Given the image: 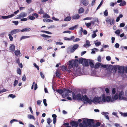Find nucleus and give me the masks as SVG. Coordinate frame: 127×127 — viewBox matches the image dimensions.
Wrapping results in <instances>:
<instances>
[{"instance_id": "nucleus-1", "label": "nucleus", "mask_w": 127, "mask_h": 127, "mask_svg": "<svg viewBox=\"0 0 127 127\" xmlns=\"http://www.w3.org/2000/svg\"><path fill=\"white\" fill-rule=\"evenodd\" d=\"M72 97L73 99L76 100V99L80 101H83L84 104L85 103V101H86L90 104H92V101L86 95H81L80 93L77 94L76 95L75 93L73 92L72 93Z\"/></svg>"}, {"instance_id": "nucleus-2", "label": "nucleus", "mask_w": 127, "mask_h": 127, "mask_svg": "<svg viewBox=\"0 0 127 127\" xmlns=\"http://www.w3.org/2000/svg\"><path fill=\"white\" fill-rule=\"evenodd\" d=\"M63 90L62 89H58L56 91L61 95L64 92V93L62 95V96L63 98H65L67 96L69 95V93L72 92L71 90H69L68 89H65L64 88Z\"/></svg>"}, {"instance_id": "nucleus-3", "label": "nucleus", "mask_w": 127, "mask_h": 127, "mask_svg": "<svg viewBox=\"0 0 127 127\" xmlns=\"http://www.w3.org/2000/svg\"><path fill=\"white\" fill-rule=\"evenodd\" d=\"M78 65V59L72 60L69 61L68 65V68L70 69L71 68L77 67Z\"/></svg>"}, {"instance_id": "nucleus-4", "label": "nucleus", "mask_w": 127, "mask_h": 127, "mask_svg": "<svg viewBox=\"0 0 127 127\" xmlns=\"http://www.w3.org/2000/svg\"><path fill=\"white\" fill-rule=\"evenodd\" d=\"M88 60L90 61V60H88L82 58L79 60V62L80 63H81L83 65L85 66H89Z\"/></svg>"}, {"instance_id": "nucleus-5", "label": "nucleus", "mask_w": 127, "mask_h": 127, "mask_svg": "<svg viewBox=\"0 0 127 127\" xmlns=\"http://www.w3.org/2000/svg\"><path fill=\"white\" fill-rule=\"evenodd\" d=\"M79 45L78 44H75L73 45L72 47L70 48H68L67 49V53H72L78 47Z\"/></svg>"}, {"instance_id": "nucleus-6", "label": "nucleus", "mask_w": 127, "mask_h": 127, "mask_svg": "<svg viewBox=\"0 0 127 127\" xmlns=\"http://www.w3.org/2000/svg\"><path fill=\"white\" fill-rule=\"evenodd\" d=\"M108 66V64H103L100 63H97L94 65V67L95 69H96L98 68L100 66L102 67L106 68Z\"/></svg>"}, {"instance_id": "nucleus-7", "label": "nucleus", "mask_w": 127, "mask_h": 127, "mask_svg": "<svg viewBox=\"0 0 127 127\" xmlns=\"http://www.w3.org/2000/svg\"><path fill=\"white\" fill-rule=\"evenodd\" d=\"M102 98L101 97H95L92 101H92V102H97L98 103H100L101 102H102Z\"/></svg>"}, {"instance_id": "nucleus-8", "label": "nucleus", "mask_w": 127, "mask_h": 127, "mask_svg": "<svg viewBox=\"0 0 127 127\" xmlns=\"http://www.w3.org/2000/svg\"><path fill=\"white\" fill-rule=\"evenodd\" d=\"M27 14L26 13L22 12L19 14L17 16L16 18L17 19H21L22 18H23L26 17L27 16Z\"/></svg>"}, {"instance_id": "nucleus-9", "label": "nucleus", "mask_w": 127, "mask_h": 127, "mask_svg": "<svg viewBox=\"0 0 127 127\" xmlns=\"http://www.w3.org/2000/svg\"><path fill=\"white\" fill-rule=\"evenodd\" d=\"M102 97V101L103 102H109L111 99V97L110 96H108L105 97V95L104 94L103 95Z\"/></svg>"}, {"instance_id": "nucleus-10", "label": "nucleus", "mask_w": 127, "mask_h": 127, "mask_svg": "<svg viewBox=\"0 0 127 127\" xmlns=\"http://www.w3.org/2000/svg\"><path fill=\"white\" fill-rule=\"evenodd\" d=\"M118 72L120 73H124L125 70V67L123 66H119L118 68Z\"/></svg>"}, {"instance_id": "nucleus-11", "label": "nucleus", "mask_w": 127, "mask_h": 127, "mask_svg": "<svg viewBox=\"0 0 127 127\" xmlns=\"http://www.w3.org/2000/svg\"><path fill=\"white\" fill-rule=\"evenodd\" d=\"M106 21L108 23L109 22L111 25H114V20L113 19L107 18L106 19Z\"/></svg>"}, {"instance_id": "nucleus-12", "label": "nucleus", "mask_w": 127, "mask_h": 127, "mask_svg": "<svg viewBox=\"0 0 127 127\" xmlns=\"http://www.w3.org/2000/svg\"><path fill=\"white\" fill-rule=\"evenodd\" d=\"M124 96V92L123 91H122L120 92L119 95V99L120 100H122L124 99L125 98Z\"/></svg>"}, {"instance_id": "nucleus-13", "label": "nucleus", "mask_w": 127, "mask_h": 127, "mask_svg": "<svg viewBox=\"0 0 127 127\" xmlns=\"http://www.w3.org/2000/svg\"><path fill=\"white\" fill-rule=\"evenodd\" d=\"M70 124L72 127L75 126V127H77L78 125L79 124L77 121H72L70 122Z\"/></svg>"}, {"instance_id": "nucleus-14", "label": "nucleus", "mask_w": 127, "mask_h": 127, "mask_svg": "<svg viewBox=\"0 0 127 127\" xmlns=\"http://www.w3.org/2000/svg\"><path fill=\"white\" fill-rule=\"evenodd\" d=\"M116 67L115 65L113 66L112 65H110L107 68L108 71L109 72L111 71L114 68H115Z\"/></svg>"}, {"instance_id": "nucleus-15", "label": "nucleus", "mask_w": 127, "mask_h": 127, "mask_svg": "<svg viewBox=\"0 0 127 127\" xmlns=\"http://www.w3.org/2000/svg\"><path fill=\"white\" fill-rule=\"evenodd\" d=\"M15 46L14 45L12 44H10L9 47L10 50L12 52H14L15 50Z\"/></svg>"}, {"instance_id": "nucleus-16", "label": "nucleus", "mask_w": 127, "mask_h": 127, "mask_svg": "<svg viewBox=\"0 0 127 127\" xmlns=\"http://www.w3.org/2000/svg\"><path fill=\"white\" fill-rule=\"evenodd\" d=\"M119 97V94L117 93H116L113 98H112L110 100V101L112 102L114 99L116 100L118 99Z\"/></svg>"}, {"instance_id": "nucleus-17", "label": "nucleus", "mask_w": 127, "mask_h": 127, "mask_svg": "<svg viewBox=\"0 0 127 127\" xmlns=\"http://www.w3.org/2000/svg\"><path fill=\"white\" fill-rule=\"evenodd\" d=\"M84 9L82 7H81L78 10V13L79 14L82 13L84 12Z\"/></svg>"}, {"instance_id": "nucleus-18", "label": "nucleus", "mask_w": 127, "mask_h": 127, "mask_svg": "<svg viewBox=\"0 0 127 127\" xmlns=\"http://www.w3.org/2000/svg\"><path fill=\"white\" fill-rule=\"evenodd\" d=\"M75 38V37L74 36H72L70 38H69L67 37H65L64 38V40H73Z\"/></svg>"}, {"instance_id": "nucleus-19", "label": "nucleus", "mask_w": 127, "mask_h": 127, "mask_svg": "<svg viewBox=\"0 0 127 127\" xmlns=\"http://www.w3.org/2000/svg\"><path fill=\"white\" fill-rule=\"evenodd\" d=\"M80 17V16L78 14H77L73 15L72 18L74 19H78Z\"/></svg>"}, {"instance_id": "nucleus-20", "label": "nucleus", "mask_w": 127, "mask_h": 127, "mask_svg": "<svg viewBox=\"0 0 127 127\" xmlns=\"http://www.w3.org/2000/svg\"><path fill=\"white\" fill-rule=\"evenodd\" d=\"M31 30V29L29 28H26L21 30V32H29Z\"/></svg>"}, {"instance_id": "nucleus-21", "label": "nucleus", "mask_w": 127, "mask_h": 127, "mask_svg": "<svg viewBox=\"0 0 127 127\" xmlns=\"http://www.w3.org/2000/svg\"><path fill=\"white\" fill-rule=\"evenodd\" d=\"M91 44L90 43V41L89 40H86V43L85 44L83 45L84 47H86L87 46H90Z\"/></svg>"}, {"instance_id": "nucleus-22", "label": "nucleus", "mask_w": 127, "mask_h": 127, "mask_svg": "<svg viewBox=\"0 0 127 127\" xmlns=\"http://www.w3.org/2000/svg\"><path fill=\"white\" fill-rule=\"evenodd\" d=\"M82 3L84 5L86 6L89 4V2L88 0H84Z\"/></svg>"}, {"instance_id": "nucleus-23", "label": "nucleus", "mask_w": 127, "mask_h": 127, "mask_svg": "<svg viewBox=\"0 0 127 127\" xmlns=\"http://www.w3.org/2000/svg\"><path fill=\"white\" fill-rule=\"evenodd\" d=\"M94 120L92 119H88L87 121V123L89 125H90L92 123H93Z\"/></svg>"}, {"instance_id": "nucleus-24", "label": "nucleus", "mask_w": 127, "mask_h": 127, "mask_svg": "<svg viewBox=\"0 0 127 127\" xmlns=\"http://www.w3.org/2000/svg\"><path fill=\"white\" fill-rule=\"evenodd\" d=\"M34 85V90H35L37 88V84L35 83V82H34L32 84V85L31 87L32 89H33V86Z\"/></svg>"}, {"instance_id": "nucleus-25", "label": "nucleus", "mask_w": 127, "mask_h": 127, "mask_svg": "<svg viewBox=\"0 0 127 127\" xmlns=\"http://www.w3.org/2000/svg\"><path fill=\"white\" fill-rule=\"evenodd\" d=\"M71 19V18L70 16H68L66 17L64 19V21H70Z\"/></svg>"}, {"instance_id": "nucleus-26", "label": "nucleus", "mask_w": 127, "mask_h": 127, "mask_svg": "<svg viewBox=\"0 0 127 127\" xmlns=\"http://www.w3.org/2000/svg\"><path fill=\"white\" fill-rule=\"evenodd\" d=\"M14 53L15 55L17 56L20 55V54L21 55V54L20 53V50H16L15 51Z\"/></svg>"}, {"instance_id": "nucleus-27", "label": "nucleus", "mask_w": 127, "mask_h": 127, "mask_svg": "<svg viewBox=\"0 0 127 127\" xmlns=\"http://www.w3.org/2000/svg\"><path fill=\"white\" fill-rule=\"evenodd\" d=\"M30 37V36H22L20 38V40H21L23 39L29 38Z\"/></svg>"}, {"instance_id": "nucleus-28", "label": "nucleus", "mask_w": 127, "mask_h": 127, "mask_svg": "<svg viewBox=\"0 0 127 127\" xmlns=\"http://www.w3.org/2000/svg\"><path fill=\"white\" fill-rule=\"evenodd\" d=\"M43 17L44 18H50V16L47 13H45L44 14Z\"/></svg>"}, {"instance_id": "nucleus-29", "label": "nucleus", "mask_w": 127, "mask_h": 127, "mask_svg": "<svg viewBox=\"0 0 127 127\" xmlns=\"http://www.w3.org/2000/svg\"><path fill=\"white\" fill-rule=\"evenodd\" d=\"M89 62L91 67L93 68L94 67V64L92 61H90Z\"/></svg>"}, {"instance_id": "nucleus-30", "label": "nucleus", "mask_w": 127, "mask_h": 127, "mask_svg": "<svg viewBox=\"0 0 127 127\" xmlns=\"http://www.w3.org/2000/svg\"><path fill=\"white\" fill-rule=\"evenodd\" d=\"M33 16H31V15H30L28 17V18L30 20H33L35 19V17Z\"/></svg>"}, {"instance_id": "nucleus-31", "label": "nucleus", "mask_w": 127, "mask_h": 127, "mask_svg": "<svg viewBox=\"0 0 127 127\" xmlns=\"http://www.w3.org/2000/svg\"><path fill=\"white\" fill-rule=\"evenodd\" d=\"M126 4V2L125 1H122L120 4L119 5L120 6H122L125 5Z\"/></svg>"}, {"instance_id": "nucleus-32", "label": "nucleus", "mask_w": 127, "mask_h": 127, "mask_svg": "<svg viewBox=\"0 0 127 127\" xmlns=\"http://www.w3.org/2000/svg\"><path fill=\"white\" fill-rule=\"evenodd\" d=\"M120 113L124 117H126L127 116V112L123 113L122 112H120Z\"/></svg>"}, {"instance_id": "nucleus-33", "label": "nucleus", "mask_w": 127, "mask_h": 127, "mask_svg": "<svg viewBox=\"0 0 127 127\" xmlns=\"http://www.w3.org/2000/svg\"><path fill=\"white\" fill-rule=\"evenodd\" d=\"M47 123L49 125H50V123L52 121V120H51L50 118H47Z\"/></svg>"}, {"instance_id": "nucleus-34", "label": "nucleus", "mask_w": 127, "mask_h": 127, "mask_svg": "<svg viewBox=\"0 0 127 127\" xmlns=\"http://www.w3.org/2000/svg\"><path fill=\"white\" fill-rule=\"evenodd\" d=\"M17 73L20 75H21V70L19 68H18L17 69Z\"/></svg>"}, {"instance_id": "nucleus-35", "label": "nucleus", "mask_w": 127, "mask_h": 127, "mask_svg": "<svg viewBox=\"0 0 127 127\" xmlns=\"http://www.w3.org/2000/svg\"><path fill=\"white\" fill-rule=\"evenodd\" d=\"M18 81L16 79L14 82V87L16 86L18 84Z\"/></svg>"}, {"instance_id": "nucleus-36", "label": "nucleus", "mask_w": 127, "mask_h": 127, "mask_svg": "<svg viewBox=\"0 0 127 127\" xmlns=\"http://www.w3.org/2000/svg\"><path fill=\"white\" fill-rule=\"evenodd\" d=\"M104 16H107L108 15V10L107 9L104 12Z\"/></svg>"}, {"instance_id": "nucleus-37", "label": "nucleus", "mask_w": 127, "mask_h": 127, "mask_svg": "<svg viewBox=\"0 0 127 127\" xmlns=\"http://www.w3.org/2000/svg\"><path fill=\"white\" fill-rule=\"evenodd\" d=\"M38 13L40 14H42L44 13V12L42 9H41L39 11Z\"/></svg>"}, {"instance_id": "nucleus-38", "label": "nucleus", "mask_w": 127, "mask_h": 127, "mask_svg": "<svg viewBox=\"0 0 127 127\" xmlns=\"http://www.w3.org/2000/svg\"><path fill=\"white\" fill-rule=\"evenodd\" d=\"M40 35L43 37L46 38V37H51V36H48L45 34H41Z\"/></svg>"}, {"instance_id": "nucleus-39", "label": "nucleus", "mask_w": 127, "mask_h": 127, "mask_svg": "<svg viewBox=\"0 0 127 127\" xmlns=\"http://www.w3.org/2000/svg\"><path fill=\"white\" fill-rule=\"evenodd\" d=\"M102 3H103V1H102V0L101 1L99 4L98 5V6L97 7V9H96V10H98V9H99L100 8V7L101 6L102 4Z\"/></svg>"}, {"instance_id": "nucleus-40", "label": "nucleus", "mask_w": 127, "mask_h": 127, "mask_svg": "<svg viewBox=\"0 0 127 127\" xmlns=\"http://www.w3.org/2000/svg\"><path fill=\"white\" fill-rule=\"evenodd\" d=\"M11 34H8V36H9V39H10V41H12L13 40V37L12 36H11Z\"/></svg>"}, {"instance_id": "nucleus-41", "label": "nucleus", "mask_w": 127, "mask_h": 127, "mask_svg": "<svg viewBox=\"0 0 127 127\" xmlns=\"http://www.w3.org/2000/svg\"><path fill=\"white\" fill-rule=\"evenodd\" d=\"M9 96L13 98H14L16 96L15 95H14L13 94H10L9 95Z\"/></svg>"}, {"instance_id": "nucleus-42", "label": "nucleus", "mask_w": 127, "mask_h": 127, "mask_svg": "<svg viewBox=\"0 0 127 127\" xmlns=\"http://www.w3.org/2000/svg\"><path fill=\"white\" fill-rule=\"evenodd\" d=\"M56 77H57L58 78H60L61 77L60 74V73L58 71L56 72Z\"/></svg>"}, {"instance_id": "nucleus-43", "label": "nucleus", "mask_w": 127, "mask_h": 127, "mask_svg": "<svg viewBox=\"0 0 127 127\" xmlns=\"http://www.w3.org/2000/svg\"><path fill=\"white\" fill-rule=\"evenodd\" d=\"M120 32V30H117L115 32V33L118 35H119Z\"/></svg>"}, {"instance_id": "nucleus-44", "label": "nucleus", "mask_w": 127, "mask_h": 127, "mask_svg": "<svg viewBox=\"0 0 127 127\" xmlns=\"http://www.w3.org/2000/svg\"><path fill=\"white\" fill-rule=\"evenodd\" d=\"M46 102V99H44L43 100V103H44V105L46 106H47V105Z\"/></svg>"}, {"instance_id": "nucleus-45", "label": "nucleus", "mask_w": 127, "mask_h": 127, "mask_svg": "<svg viewBox=\"0 0 127 127\" xmlns=\"http://www.w3.org/2000/svg\"><path fill=\"white\" fill-rule=\"evenodd\" d=\"M14 30L16 33L21 31V30L20 29H14Z\"/></svg>"}, {"instance_id": "nucleus-46", "label": "nucleus", "mask_w": 127, "mask_h": 127, "mask_svg": "<svg viewBox=\"0 0 127 127\" xmlns=\"http://www.w3.org/2000/svg\"><path fill=\"white\" fill-rule=\"evenodd\" d=\"M29 118L30 119H35V118L34 116L32 115H30L28 116Z\"/></svg>"}, {"instance_id": "nucleus-47", "label": "nucleus", "mask_w": 127, "mask_h": 127, "mask_svg": "<svg viewBox=\"0 0 127 127\" xmlns=\"http://www.w3.org/2000/svg\"><path fill=\"white\" fill-rule=\"evenodd\" d=\"M41 32H44L46 33H47L49 34H52V33L51 32H50L48 31H41Z\"/></svg>"}, {"instance_id": "nucleus-48", "label": "nucleus", "mask_w": 127, "mask_h": 127, "mask_svg": "<svg viewBox=\"0 0 127 127\" xmlns=\"http://www.w3.org/2000/svg\"><path fill=\"white\" fill-rule=\"evenodd\" d=\"M97 61L98 62H100L101 61V57L99 56L97 58Z\"/></svg>"}, {"instance_id": "nucleus-49", "label": "nucleus", "mask_w": 127, "mask_h": 127, "mask_svg": "<svg viewBox=\"0 0 127 127\" xmlns=\"http://www.w3.org/2000/svg\"><path fill=\"white\" fill-rule=\"evenodd\" d=\"M32 15L33 16H35V17L36 18H37L38 17V14L36 13H33L32 14Z\"/></svg>"}, {"instance_id": "nucleus-50", "label": "nucleus", "mask_w": 127, "mask_h": 127, "mask_svg": "<svg viewBox=\"0 0 127 127\" xmlns=\"http://www.w3.org/2000/svg\"><path fill=\"white\" fill-rule=\"evenodd\" d=\"M93 34L92 35V37L93 38H94L96 36V34L95 33L93 32Z\"/></svg>"}, {"instance_id": "nucleus-51", "label": "nucleus", "mask_w": 127, "mask_h": 127, "mask_svg": "<svg viewBox=\"0 0 127 127\" xmlns=\"http://www.w3.org/2000/svg\"><path fill=\"white\" fill-rule=\"evenodd\" d=\"M10 34H11L12 35L16 34L14 30L11 31L10 32Z\"/></svg>"}, {"instance_id": "nucleus-52", "label": "nucleus", "mask_w": 127, "mask_h": 127, "mask_svg": "<svg viewBox=\"0 0 127 127\" xmlns=\"http://www.w3.org/2000/svg\"><path fill=\"white\" fill-rule=\"evenodd\" d=\"M34 66L35 67L37 68L38 70H39V67L35 63H34L33 64Z\"/></svg>"}, {"instance_id": "nucleus-53", "label": "nucleus", "mask_w": 127, "mask_h": 127, "mask_svg": "<svg viewBox=\"0 0 127 127\" xmlns=\"http://www.w3.org/2000/svg\"><path fill=\"white\" fill-rule=\"evenodd\" d=\"M12 23H14V24H15V25H18L19 23V22H18V21H13Z\"/></svg>"}, {"instance_id": "nucleus-54", "label": "nucleus", "mask_w": 127, "mask_h": 127, "mask_svg": "<svg viewBox=\"0 0 127 127\" xmlns=\"http://www.w3.org/2000/svg\"><path fill=\"white\" fill-rule=\"evenodd\" d=\"M26 80V77L25 76V75H24L23 77L22 80L23 81H25Z\"/></svg>"}, {"instance_id": "nucleus-55", "label": "nucleus", "mask_w": 127, "mask_h": 127, "mask_svg": "<svg viewBox=\"0 0 127 127\" xmlns=\"http://www.w3.org/2000/svg\"><path fill=\"white\" fill-rule=\"evenodd\" d=\"M95 44L96 46H98L101 44V43L100 42H98L95 43Z\"/></svg>"}, {"instance_id": "nucleus-56", "label": "nucleus", "mask_w": 127, "mask_h": 127, "mask_svg": "<svg viewBox=\"0 0 127 127\" xmlns=\"http://www.w3.org/2000/svg\"><path fill=\"white\" fill-rule=\"evenodd\" d=\"M17 121V120L16 119H13L11 120L10 122V123L11 124H12L14 121Z\"/></svg>"}, {"instance_id": "nucleus-57", "label": "nucleus", "mask_w": 127, "mask_h": 127, "mask_svg": "<svg viewBox=\"0 0 127 127\" xmlns=\"http://www.w3.org/2000/svg\"><path fill=\"white\" fill-rule=\"evenodd\" d=\"M92 18L89 17H87L86 18H85L83 20H91L92 19Z\"/></svg>"}, {"instance_id": "nucleus-58", "label": "nucleus", "mask_w": 127, "mask_h": 127, "mask_svg": "<svg viewBox=\"0 0 127 127\" xmlns=\"http://www.w3.org/2000/svg\"><path fill=\"white\" fill-rule=\"evenodd\" d=\"M43 21L44 22H49V19H43Z\"/></svg>"}, {"instance_id": "nucleus-59", "label": "nucleus", "mask_w": 127, "mask_h": 127, "mask_svg": "<svg viewBox=\"0 0 127 127\" xmlns=\"http://www.w3.org/2000/svg\"><path fill=\"white\" fill-rule=\"evenodd\" d=\"M116 93V89L115 88H113L112 91V93L113 94H115Z\"/></svg>"}, {"instance_id": "nucleus-60", "label": "nucleus", "mask_w": 127, "mask_h": 127, "mask_svg": "<svg viewBox=\"0 0 127 127\" xmlns=\"http://www.w3.org/2000/svg\"><path fill=\"white\" fill-rule=\"evenodd\" d=\"M119 43H116L115 45V47L116 48H118L119 46Z\"/></svg>"}, {"instance_id": "nucleus-61", "label": "nucleus", "mask_w": 127, "mask_h": 127, "mask_svg": "<svg viewBox=\"0 0 127 127\" xmlns=\"http://www.w3.org/2000/svg\"><path fill=\"white\" fill-rule=\"evenodd\" d=\"M41 102H42V101L40 100H38L37 101V104L38 105H40Z\"/></svg>"}, {"instance_id": "nucleus-62", "label": "nucleus", "mask_w": 127, "mask_h": 127, "mask_svg": "<svg viewBox=\"0 0 127 127\" xmlns=\"http://www.w3.org/2000/svg\"><path fill=\"white\" fill-rule=\"evenodd\" d=\"M40 74L41 78L43 79H44V76L43 73L42 72H40Z\"/></svg>"}, {"instance_id": "nucleus-63", "label": "nucleus", "mask_w": 127, "mask_h": 127, "mask_svg": "<svg viewBox=\"0 0 127 127\" xmlns=\"http://www.w3.org/2000/svg\"><path fill=\"white\" fill-rule=\"evenodd\" d=\"M125 25L124 23H121L120 24V27H123L125 26Z\"/></svg>"}, {"instance_id": "nucleus-64", "label": "nucleus", "mask_w": 127, "mask_h": 127, "mask_svg": "<svg viewBox=\"0 0 127 127\" xmlns=\"http://www.w3.org/2000/svg\"><path fill=\"white\" fill-rule=\"evenodd\" d=\"M79 127H85L84 125L81 123L79 124Z\"/></svg>"}]
</instances>
